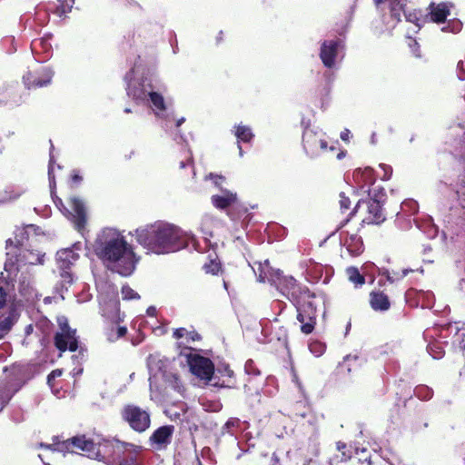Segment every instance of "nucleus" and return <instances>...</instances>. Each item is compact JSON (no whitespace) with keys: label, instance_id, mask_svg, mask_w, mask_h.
<instances>
[{"label":"nucleus","instance_id":"nucleus-40","mask_svg":"<svg viewBox=\"0 0 465 465\" xmlns=\"http://www.w3.org/2000/svg\"><path fill=\"white\" fill-rule=\"evenodd\" d=\"M410 272H412V270H407V269H404V270H402L401 274H400V275H399V274L391 275V274L390 273V272L386 270V271H384L383 272H381V274L382 276H385V277H386V279H387V281L392 283V282H394L395 281L400 280V279H402V278H404L405 276H407V275H408V273H409Z\"/></svg>","mask_w":465,"mask_h":465},{"label":"nucleus","instance_id":"nucleus-11","mask_svg":"<svg viewBox=\"0 0 465 465\" xmlns=\"http://www.w3.org/2000/svg\"><path fill=\"white\" fill-rule=\"evenodd\" d=\"M181 355L186 357L191 372L197 378L207 381L218 378V376H214V364L209 358L192 352H181Z\"/></svg>","mask_w":465,"mask_h":465},{"label":"nucleus","instance_id":"nucleus-45","mask_svg":"<svg viewBox=\"0 0 465 465\" xmlns=\"http://www.w3.org/2000/svg\"><path fill=\"white\" fill-rule=\"evenodd\" d=\"M188 331L185 328H177L173 331V338L179 340L181 338L187 336Z\"/></svg>","mask_w":465,"mask_h":465},{"label":"nucleus","instance_id":"nucleus-50","mask_svg":"<svg viewBox=\"0 0 465 465\" xmlns=\"http://www.w3.org/2000/svg\"><path fill=\"white\" fill-rule=\"evenodd\" d=\"M114 301H119V300L117 298H114V299L109 300L108 302L104 303V305L102 307L103 316H104V309H105V307H107L110 312L113 311V307H112V305H110V303L113 302Z\"/></svg>","mask_w":465,"mask_h":465},{"label":"nucleus","instance_id":"nucleus-15","mask_svg":"<svg viewBox=\"0 0 465 465\" xmlns=\"http://www.w3.org/2000/svg\"><path fill=\"white\" fill-rule=\"evenodd\" d=\"M52 74L47 70L31 72L23 75V83L29 90L37 89L48 85L51 83Z\"/></svg>","mask_w":465,"mask_h":465},{"label":"nucleus","instance_id":"nucleus-49","mask_svg":"<svg viewBox=\"0 0 465 465\" xmlns=\"http://www.w3.org/2000/svg\"><path fill=\"white\" fill-rule=\"evenodd\" d=\"M61 374H62V371H60V370H54L53 371H51V373L47 376L48 383H50L53 379L60 376Z\"/></svg>","mask_w":465,"mask_h":465},{"label":"nucleus","instance_id":"nucleus-30","mask_svg":"<svg viewBox=\"0 0 465 465\" xmlns=\"http://www.w3.org/2000/svg\"><path fill=\"white\" fill-rule=\"evenodd\" d=\"M217 373L221 374L223 377H224L226 379L223 380L222 382L217 381L213 383V385L221 386V387H228V388L233 386L234 372L232 370L230 369V367L228 365H225L223 368H218Z\"/></svg>","mask_w":465,"mask_h":465},{"label":"nucleus","instance_id":"nucleus-59","mask_svg":"<svg viewBox=\"0 0 465 465\" xmlns=\"http://www.w3.org/2000/svg\"><path fill=\"white\" fill-rule=\"evenodd\" d=\"M5 195H3L2 192L0 191V203L5 201Z\"/></svg>","mask_w":465,"mask_h":465},{"label":"nucleus","instance_id":"nucleus-6","mask_svg":"<svg viewBox=\"0 0 465 465\" xmlns=\"http://www.w3.org/2000/svg\"><path fill=\"white\" fill-rule=\"evenodd\" d=\"M361 206H365L366 208L365 215L360 223L361 227H363L364 224L380 225L386 220V213L382 204L360 200L348 217L341 222L339 229L346 226Z\"/></svg>","mask_w":465,"mask_h":465},{"label":"nucleus","instance_id":"nucleus-5","mask_svg":"<svg viewBox=\"0 0 465 465\" xmlns=\"http://www.w3.org/2000/svg\"><path fill=\"white\" fill-rule=\"evenodd\" d=\"M325 136L321 130L310 126L305 127L302 133V147L309 157L315 158L323 153L336 151L335 144H338V141L329 145Z\"/></svg>","mask_w":465,"mask_h":465},{"label":"nucleus","instance_id":"nucleus-63","mask_svg":"<svg viewBox=\"0 0 465 465\" xmlns=\"http://www.w3.org/2000/svg\"><path fill=\"white\" fill-rule=\"evenodd\" d=\"M153 311H154V308H152V310L147 309V312H153Z\"/></svg>","mask_w":465,"mask_h":465},{"label":"nucleus","instance_id":"nucleus-54","mask_svg":"<svg viewBox=\"0 0 465 465\" xmlns=\"http://www.w3.org/2000/svg\"><path fill=\"white\" fill-rule=\"evenodd\" d=\"M345 153H346V152H345V151H340V152L337 153L336 158H337V159H339V160H341V159H342V158L345 156Z\"/></svg>","mask_w":465,"mask_h":465},{"label":"nucleus","instance_id":"nucleus-25","mask_svg":"<svg viewBox=\"0 0 465 465\" xmlns=\"http://www.w3.org/2000/svg\"><path fill=\"white\" fill-rule=\"evenodd\" d=\"M71 208L74 211V222L77 230H81L86 223L85 208L83 202L77 198L71 199Z\"/></svg>","mask_w":465,"mask_h":465},{"label":"nucleus","instance_id":"nucleus-9","mask_svg":"<svg viewBox=\"0 0 465 465\" xmlns=\"http://www.w3.org/2000/svg\"><path fill=\"white\" fill-rule=\"evenodd\" d=\"M110 305L113 307L112 312L107 307L104 309V317L109 320L104 334L108 341L114 342L127 334V328L120 325L124 321V315L120 312V302L114 301Z\"/></svg>","mask_w":465,"mask_h":465},{"label":"nucleus","instance_id":"nucleus-53","mask_svg":"<svg viewBox=\"0 0 465 465\" xmlns=\"http://www.w3.org/2000/svg\"><path fill=\"white\" fill-rule=\"evenodd\" d=\"M128 4H129L130 6H136L140 10H142V6L136 1L130 0V1H128Z\"/></svg>","mask_w":465,"mask_h":465},{"label":"nucleus","instance_id":"nucleus-21","mask_svg":"<svg viewBox=\"0 0 465 465\" xmlns=\"http://www.w3.org/2000/svg\"><path fill=\"white\" fill-rule=\"evenodd\" d=\"M237 193L228 190L223 191V194H214L211 197L212 204L219 210H230L237 202Z\"/></svg>","mask_w":465,"mask_h":465},{"label":"nucleus","instance_id":"nucleus-51","mask_svg":"<svg viewBox=\"0 0 465 465\" xmlns=\"http://www.w3.org/2000/svg\"><path fill=\"white\" fill-rule=\"evenodd\" d=\"M192 163H193V162H192V160L190 158L186 159L185 161L183 160V161H181L179 163V168L180 169H183V168H185L187 166L192 165Z\"/></svg>","mask_w":465,"mask_h":465},{"label":"nucleus","instance_id":"nucleus-33","mask_svg":"<svg viewBox=\"0 0 465 465\" xmlns=\"http://www.w3.org/2000/svg\"><path fill=\"white\" fill-rule=\"evenodd\" d=\"M235 136L237 137L238 143H249L253 138V134L250 127L245 125L236 126Z\"/></svg>","mask_w":465,"mask_h":465},{"label":"nucleus","instance_id":"nucleus-47","mask_svg":"<svg viewBox=\"0 0 465 465\" xmlns=\"http://www.w3.org/2000/svg\"><path fill=\"white\" fill-rule=\"evenodd\" d=\"M6 292L5 289L0 285V309H2L6 302Z\"/></svg>","mask_w":465,"mask_h":465},{"label":"nucleus","instance_id":"nucleus-38","mask_svg":"<svg viewBox=\"0 0 465 465\" xmlns=\"http://www.w3.org/2000/svg\"><path fill=\"white\" fill-rule=\"evenodd\" d=\"M121 451L120 450L114 457V463H110L109 465H136V459L134 457L130 459L124 458L121 456Z\"/></svg>","mask_w":465,"mask_h":465},{"label":"nucleus","instance_id":"nucleus-58","mask_svg":"<svg viewBox=\"0 0 465 465\" xmlns=\"http://www.w3.org/2000/svg\"><path fill=\"white\" fill-rule=\"evenodd\" d=\"M123 446L124 448H126L127 446H130V447H134V448H137V449H141V447H138V446H134V444H131V443H123Z\"/></svg>","mask_w":465,"mask_h":465},{"label":"nucleus","instance_id":"nucleus-1","mask_svg":"<svg viewBox=\"0 0 465 465\" xmlns=\"http://www.w3.org/2000/svg\"><path fill=\"white\" fill-rule=\"evenodd\" d=\"M94 252L103 262L114 264V271L123 276L130 275L135 268V254L124 237L115 229H104L94 242Z\"/></svg>","mask_w":465,"mask_h":465},{"label":"nucleus","instance_id":"nucleus-3","mask_svg":"<svg viewBox=\"0 0 465 465\" xmlns=\"http://www.w3.org/2000/svg\"><path fill=\"white\" fill-rule=\"evenodd\" d=\"M258 279L261 282H268L285 296L292 304H295L306 298H316L308 287L300 285L292 276L283 275L280 270L270 266L268 260L264 263H259Z\"/></svg>","mask_w":465,"mask_h":465},{"label":"nucleus","instance_id":"nucleus-57","mask_svg":"<svg viewBox=\"0 0 465 465\" xmlns=\"http://www.w3.org/2000/svg\"><path fill=\"white\" fill-rule=\"evenodd\" d=\"M184 121H185V119L183 117H182L181 119L177 120L176 126L179 127Z\"/></svg>","mask_w":465,"mask_h":465},{"label":"nucleus","instance_id":"nucleus-24","mask_svg":"<svg viewBox=\"0 0 465 465\" xmlns=\"http://www.w3.org/2000/svg\"><path fill=\"white\" fill-rule=\"evenodd\" d=\"M342 364L346 367L348 373L359 372L363 371L367 359L363 355L349 354L344 357Z\"/></svg>","mask_w":465,"mask_h":465},{"label":"nucleus","instance_id":"nucleus-27","mask_svg":"<svg viewBox=\"0 0 465 465\" xmlns=\"http://www.w3.org/2000/svg\"><path fill=\"white\" fill-rule=\"evenodd\" d=\"M406 0H386L389 4V11L391 21L394 25L401 21V15L406 13L404 7Z\"/></svg>","mask_w":465,"mask_h":465},{"label":"nucleus","instance_id":"nucleus-28","mask_svg":"<svg viewBox=\"0 0 465 465\" xmlns=\"http://www.w3.org/2000/svg\"><path fill=\"white\" fill-rule=\"evenodd\" d=\"M126 92L129 97L135 101H143L147 97V91L141 82L131 81L128 83Z\"/></svg>","mask_w":465,"mask_h":465},{"label":"nucleus","instance_id":"nucleus-44","mask_svg":"<svg viewBox=\"0 0 465 465\" xmlns=\"http://www.w3.org/2000/svg\"><path fill=\"white\" fill-rule=\"evenodd\" d=\"M186 339L188 341H199L202 336L195 331H188Z\"/></svg>","mask_w":465,"mask_h":465},{"label":"nucleus","instance_id":"nucleus-61","mask_svg":"<svg viewBox=\"0 0 465 465\" xmlns=\"http://www.w3.org/2000/svg\"><path fill=\"white\" fill-rule=\"evenodd\" d=\"M313 346H318V347H322V344L321 343H316V344H313V345H311V350L312 351L313 349Z\"/></svg>","mask_w":465,"mask_h":465},{"label":"nucleus","instance_id":"nucleus-55","mask_svg":"<svg viewBox=\"0 0 465 465\" xmlns=\"http://www.w3.org/2000/svg\"><path fill=\"white\" fill-rule=\"evenodd\" d=\"M54 202L57 207H59V205H63L62 200L58 197H55V199H54Z\"/></svg>","mask_w":465,"mask_h":465},{"label":"nucleus","instance_id":"nucleus-16","mask_svg":"<svg viewBox=\"0 0 465 465\" xmlns=\"http://www.w3.org/2000/svg\"><path fill=\"white\" fill-rule=\"evenodd\" d=\"M174 426L164 425L156 429L149 438L152 446L157 450L165 449L172 441Z\"/></svg>","mask_w":465,"mask_h":465},{"label":"nucleus","instance_id":"nucleus-41","mask_svg":"<svg viewBox=\"0 0 465 465\" xmlns=\"http://www.w3.org/2000/svg\"><path fill=\"white\" fill-rule=\"evenodd\" d=\"M336 449L341 452V460H347L351 458V451L348 450L346 443L338 441L336 443Z\"/></svg>","mask_w":465,"mask_h":465},{"label":"nucleus","instance_id":"nucleus-2","mask_svg":"<svg viewBox=\"0 0 465 465\" xmlns=\"http://www.w3.org/2000/svg\"><path fill=\"white\" fill-rule=\"evenodd\" d=\"M135 237L142 246L157 254L173 252L185 246L179 228L163 222L137 228Z\"/></svg>","mask_w":465,"mask_h":465},{"label":"nucleus","instance_id":"nucleus-42","mask_svg":"<svg viewBox=\"0 0 465 465\" xmlns=\"http://www.w3.org/2000/svg\"><path fill=\"white\" fill-rule=\"evenodd\" d=\"M60 277L64 284H71L73 282V273L70 269H59Z\"/></svg>","mask_w":465,"mask_h":465},{"label":"nucleus","instance_id":"nucleus-37","mask_svg":"<svg viewBox=\"0 0 465 465\" xmlns=\"http://www.w3.org/2000/svg\"><path fill=\"white\" fill-rule=\"evenodd\" d=\"M414 395L422 401L431 399L433 391L426 385H419L414 389Z\"/></svg>","mask_w":465,"mask_h":465},{"label":"nucleus","instance_id":"nucleus-36","mask_svg":"<svg viewBox=\"0 0 465 465\" xmlns=\"http://www.w3.org/2000/svg\"><path fill=\"white\" fill-rule=\"evenodd\" d=\"M147 96L150 97V100L154 108L159 111H164L166 109L163 96L157 92H149Z\"/></svg>","mask_w":465,"mask_h":465},{"label":"nucleus","instance_id":"nucleus-10","mask_svg":"<svg viewBox=\"0 0 465 465\" xmlns=\"http://www.w3.org/2000/svg\"><path fill=\"white\" fill-rule=\"evenodd\" d=\"M121 417L134 431L142 433L151 425L147 411L134 404H126L121 411Z\"/></svg>","mask_w":465,"mask_h":465},{"label":"nucleus","instance_id":"nucleus-19","mask_svg":"<svg viewBox=\"0 0 465 465\" xmlns=\"http://www.w3.org/2000/svg\"><path fill=\"white\" fill-rule=\"evenodd\" d=\"M74 249L79 250L78 244H74L73 248H65L57 252L56 261L59 269H71L80 258V255L74 252Z\"/></svg>","mask_w":465,"mask_h":465},{"label":"nucleus","instance_id":"nucleus-18","mask_svg":"<svg viewBox=\"0 0 465 465\" xmlns=\"http://www.w3.org/2000/svg\"><path fill=\"white\" fill-rule=\"evenodd\" d=\"M371 308L375 312H386L391 308V301L388 294L380 289L372 290L369 295Z\"/></svg>","mask_w":465,"mask_h":465},{"label":"nucleus","instance_id":"nucleus-56","mask_svg":"<svg viewBox=\"0 0 465 465\" xmlns=\"http://www.w3.org/2000/svg\"><path fill=\"white\" fill-rule=\"evenodd\" d=\"M373 1L377 7H379L382 4H385V2H386V0H373Z\"/></svg>","mask_w":465,"mask_h":465},{"label":"nucleus","instance_id":"nucleus-46","mask_svg":"<svg viewBox=\"0 0 465 465\" xmlns=\"http://www.w3.org/2000/svg\"><path fill=\"white\" fill-rule=\"evenodd\" d=\"M381 167L383 169L384 173L381 177L382 180H389L392 174V169L391 166L386 164H381Z\"/></svg>","mask_w":465,"mask_h":465},{"label":"nucleus","instance_id":"nucleus-8","mask_svg":"<svg viewBox=\"0 0 465 465\" xmlns=\"http://www.w3.org/2000/svg\"><path fill=\"white\" fill-rule=\"evenodd\" d=\"M314 299L306 298L293 304L297 312L296 319L301 323L300 330L305 335L312 333L317 324V308Z\"/></svg>","mask_w":465,"mask_h":465},{"label":"nucleus","instance_id":"nucleus-4","mask_svg":"<svg viewBox=\"0 0 465 465\" xmlns=\"http://www.w3.org/2000/svg\"><path fill=\"white\" fill-rule=\"evenodd\" d=\"M79 448V451H83L88 458L103 461L109 465L114 463V459L120 450L114 442L109 440H101L94 442V440L87 438L85 435L74 436L68 442Z\"/></svg>","mask_w":465,"mask_h":465},{"label":"nucleus","instance_id":"nucleus-62","mask_svg":"<svg viewBox=\"0 0 465 465\" xmlns=\"http://www.w3.org/2000/svg\"><path fill=\"white\" fill-rule=\"evenodd\" d=\"M124 111V113H126V114L131 113V109H130V108H125Z\"/></svg>","mask_w":465,"mask_h":465},{"label":"nucleus","instance_id":"nucleus-12","mask_svg":"<svg viewBox=\"0 0 465 465\" xmlns=\"http://www.w3.org/2000/svg\"><path fill=\"white\" fill-rule=\"evenodd\" d=\"M4 371L7 373L8 381L4 385L0 384V411L18 391L22 381V378L19 377L22 372L19 366L5 367Z\"/></svg>","mask_w":465,"mask_h":465},{"label":"nucleus","instance_id":"nucleus-39","mask_svg":"<svg viewBox=\"0 0 465 465\" xmlns=\"http://www.w3.org/2000/svg\"><path fill=\"white\" fill-rule=\"evenodd\" d=\"M121 293L124 300H134L140 298V295L128 284H125L122 287Z\"/></svg>","mask_w":465,"mask_h":465},{"label":"nucleus","instance_id":"nucleus-23","mask_svg":"<svg viewBox=\"0 0 465 465\" xmlns=\"http://www.w3.org/2000/svg\"><path fill=\"white\" fill-rule=\"evenodd\" d=\"M74 437L67 439L65 440H60L58 436L53 437V442L51 444H45L41 443V448H45L47 450H51L54 451H61V452H78L79 448L77 446H74L73 444H69L71 440H73Z\"/></svg>","mask_w":465,"mask_h":465},{"label":"nucleus","instance_id":"nucleus-13","mask_svg":"<svg viewBox=\"0 0 465 465\" xmlns=\"http://www.w3.org/2000/svg\"><path fill=\"white\" fill-rule=\"evenodd\" d=\"M343 47L341 39L325 40L321 45L320 58L323 65L327 68H332L336 62L339 50Z\"/></svg>","mask_w":465,"mask_h":465},{"label":"nucleus","instance_id":"nucleus-52","mask_svg":"<svg viewBox=\"0 0 465 465\" xmlns=\"http://www.w3.org/2000/svg\"><path fill=\"white\" fill-rule=\"evenodd\" d=\"M349 135H350V131L346 129L341 133V139L347 142V141H349Z\"/></svg>","mask_w":465,"mask_h":465},{"label":"nucleus","instance_id":"nucleus-22","mask_svg":"<svg viewBox=\"0 0 465 465\" xmlns=\"http://www.w3.org/2000/svg\"><path fill=\"white\" fill-rule=\"evenodd\" d=\"M227 215L234 222H241L242 226H246L252 216L248 208L240 203L238 199L232 208L227 211Z\"/></svg>","mask_w":465,"mask_h":465},{"label":"nucleus","instance_id":"nucleus-34","mask_svg":"<svg viewBox=\"0 0 465 465\" xmlns=\"http://www.w3.org/2000/svg\"><path fill=\"white\" fill-rule=\"evenodd\" d=\"M60 4L55 7L54 13L59 17H64L72 11L74 0H59Z\"/></svg>","mask_w":465,"mask_h":465},{"label":"nucleus","instance_id":"nucleus-20","mask_svg":"<svg viewBox=\"0 0 465 465\" xmlns=\"http://www.w3.org/2000/svg\"><path fill=\"white\" fill-rule=\"evenodd\" d=\"M353 180L361 190L366 191L369 187L375 185L374 170L371 167L357 169L353 172Z\"/></svg>","mask_w":465,"mask_h":465},{"label":"nucleus","instance_id":"nucleus-7","mask_svg":"<svg viewBox=\"0 0 465 465\" xmlns=\"http://www.w3.org/2000/svg\"><path fill=\"white\" fill-rule=\"evenodd\" d=\"M59 331L54 336V344L61 352L66 351L74 352L79 347V337L76 334V329H73L64 316L57 319Z\"/></svg>","mask_w":465,"mask_h":465},{"label":"nucleus","instance_id":"nucleus-43","mask_svg":"<svg viewBox=\"0 0 465 465\" xmlns=\"http://www.w3.org/2000/svg\"><path fill=\"white\" fill-rule=\"evenodd\" d=\"M340 206L343 211L348 210L351 206V200L344 193H340Z\"/></svg>","mask_w":465,"mask_h":465},{"label":"nucleus","instance_id":"nucleus-31","mask_svg":"<svg viewBox=\"0 0 465 465\" xmlns=\"http://www.w3.org/2000/svg\"><path fill=\"white\" fill-rule=\"evenodd\" d=\"M406 20L420 27L427 23L426 13L420 9H414L405 13Z\"/></svg>","mask_w":465,"mask_h":465},{"label":"nucleus","instance_id":"nucleus-17","mask_svg":"<svg viewBox=\"0 0 465 465\" xmlns=\"http://www.w3.org/2000/svg\"><path fill=\"white\" fill-rule=\"evenodd\" d=\"M450 15V10L446 3L441 2L435 4L434 2H431L427 7V23H444Z\"/></svg>","mask_w":465,"mask_h":465},{"label":"nucleus","instance_id":"nucleus-29","mask_svg":"<svg viewBox=\"0 0 465 465\" xmlns=\"http://www.w3.org/2000/svg\"><path fill=\"white\" fill-rule=\"evenodd\" d=\"M365 192L368 193L369 198L365 202H375L380 204H384L387 201V194L383 187L381 185H373L369 187Z\"/></svg>","mask_w":465,"mask_h":465},{"label":"nucleus","instance_id":"nucleus-35","mask_svg":"<svg viewBox=\"0 0 465 465\" xmlns=\"http://www.w3.org/2000/svg\"><path fill=\"white\" fill-rule=\"evenodd\" d=\"M203 270L207 274L218 275V273L223 270L222 263L217 258L210 259L208 262H205L203 265Z\"/></svg>","mask_w":465,"mask_h":465},{"label":"nucleus","instance_id":"nucleus-32","mask_svg":"<svg viewBox=\"0 0 465 465\" xmlns=\"http://www.w3.org/2000/svg\"><path fill=\"white\" fill-rule=\"evenodd\" d=\"M346 274L351 282L355 287H361L365 283V277L361 274L358 268L351 266L346 269Z\"/></svg>","mask_w":465,"mask_h":465},{"label":"nucleus","instance_id":"nucleus-48","mask_svg":"<svg viewBox=\"0 0 465 465\" xmlns=\"http://www.w3.org/2000/svg\"><path fill=\"white\" fill-rule=\"evenodd\" d=\"M82 180H83V178L78 173L74 172L71 174V182L74 185L79 184L82 182Z\"/></svg>","mask_w":465,"mask_h":465},{"label":"nucleus","instance_id":"nucleus-60","mask_svg":"<svg viewBox=\"0 0 465 465\" xmlns=\"http://www.w3.org/2000/svg\"><path fill=\"white\" fill-rule=\"evenodd\" d=\"M462 66H463V62L460 60L458 63V68L462 69Z\"/></svg>","mask_w":465,"mask_h":465},{"label":"nucleus","instance_id":"nucleus-14","mask_svg":"<svg viewBox=\"0 0 465 465\" xmlns=\"http://www.w3.org/2000/svg\"><path fill=\"white\" fill-rule=\"evenodd\" d=\"M357 229L355 232L345 231L341 234L345 233V236L341 237L343 246L346 248L348 252L352 257L360 256L364 252V243L361 235L358 234Z\"/></svg>","mask_w":465,"mask_h":465},{"label":"nucleus","instance_id":"nucleus-26","mask_svg":"<svg viewBox=\"0 0 465 465\" xmlns=\"http://www.w3.org/2000/svg\"><path fill=\"white\" fill-rule=\"evenodd\" d=\"M18 257V261L23 264H43L45 261V253L30 249L23 250Z\"/></svg>","mask_w":465,"mask_h":465},{"label":"nucleus","instance_id":"nucleus-64","mask_svg":"<svg viewBox=\"0 0 465 465\" xmlns=\"http://www.w3.org/2000/svg\"><path fill=\"white\" fill-rule=\"evenodd\" d=\"M153 311H154V308H152V310L147 309V312H153Z\"/></svg>","mask_w":465,"mask_h":465}]
</instances>
